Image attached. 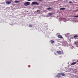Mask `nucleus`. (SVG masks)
Masks as SVG:
<instances>
[{
	"label": "nucleus",
	"instance_id": "nucleus-1",
	"mask_svg": "<svg viewBox=\"0 0 78 78\" xmlns=\"http://www.w3.org/2000/svg\"><path fill=\"white\" fill-rule=\"evenodd\" d=\"M29 5H30V2H26L24 3V5L26 6H28Z\"/></svg>",
	"mask_w": 78,
	"mask_h": 78
},
{
	"label": "nucleus",
	"instance_id": "nucleus-2",
	"mask_svg": "<svg viewBox=\"0 0 78 78\" xmlns=\"http://www.w3.org/2000/svg\"><path fill=\"white\" fill-rule=\"evenodd\" d=\"M32 5H39V3L37 2H34L32 3Z\"/></svg>",
	"mask_w": 78,
	"mask_h": 78
},
{
	"label": "nucleus",
	"instance_id": "nucleus-3",
	"mask_svg": "<svg viewBox=\"0 0 78 78\" xmlns=\"http://www.w3.org/2000/svg\"><path fill=\"white\" fill-rule=\"evenodd\" d=\"M59 74L60 75H62V76H65V75H65V74L62 73H59Z\"/></svg>",
	"mask_w": 78,
	"mask_h": 78
},
{
	"label": "nucleus",
	"instance_id": "nucleus-4",
	"mask_svg": "<svg viewBox=\"0 0 78 78\" xmlns=\"http://www.w3.org/2000/svg\"><path fill=\"white\" fill-rule=\"evenodd\" d=\"M74 44H76V46L78 47V41H76L74 42Z\"/></svg>",
	"mask_w": 78,
	"mask_h": 78
},
{
	"label": "nucleus",
	"instance_id": "nucleus-5",
	"mask_svg": "<svg viewBox=\"0 0 78 78\" xmlns=\"http://www.w3.org/2000/svg\"><path fill=\"white\" fill-rule=\"evenodd\" d=\"M58 38H60V39H62V37L61 35H58Z\"/></svg>",
	"mask_w": 78,
	"mask_h": 78
},
{
	"label": "nucleus",
	"instance_id": "nucleus-6",
	"mask_svg": "<svg viewBox=\"0 0 78 78\" xmlns=\"http://www.w3.org/2000/svg\"><path fill=\"white\" fill-rule=\"evenodd\" d=\"M76 64V62H73L71 64V65L73 66V65H75V64Z\"/></svg>",
	"mask_w": 78,
	"mask_h": 78
},
{
	"label": "nucleus",
	"instance_id": "nucleus-7",
	"mask_svg": "<svg viewBox=\"0 0 78 78\" xmlns=\"http://www.w3.org/2000/svg\"><path fill=\"white\" fill-rule=\"evenodd\" d=\"M76 37H78V35L76 34L74 36V39H76Z\"/></svg>",
	"mask_w": 78,
	"mask_h": 78
},
{
	"label": "nucleus",
	"instance_id": "nucleus-8",
	"mask_svg": "<svg viewBox=\"0 0 78 78\" xmlns=\"http://www.w3.org/2000/svg\"><path fill=\"white\" fill-rule=\"evenodd\" d=\"M11 2H6V3L7 5H9L10 4V3H11Z\"/></svg>",
	"mask_w": 78,
	"mask_h": 78
},
{
	"label": "nucleus",
	"instance_id": "nucleus-9",
	"mask_svg": "<svg viewBox=\"0 0 78 78\" xmlns=\"http://www.w3.org/2000/svg\"><path fill=\"white\" fill-rule=\"evenodd\" d=\"M57 53L58 54H61V51H58L57 52Z\"/></svg>",
	"mask_w": 78,
	"mask_h": 78
},
{
	"label": "nucleus",
	"instance_id": "nucleus-10",
	"mask_svg": "<svg viewBox=\"0 0 78 78\" xmlns=\"http://www.w3.org/2000/svg\"><path fill=\"white\" fill-rule=\"evenodd\" d=\"M57 77H58V78H60L61 77L60 75L59 74V73L58 75H57Z\"/></svg>",
	"mask_w": 78,
	"mask_h": 78
},
{
	"label": "nucleus",
	"instance_id": "nucleus-11",
	"mask_svg": "<svg viewBox=\"0 0 78 78\" xmlns=\"http://www.w3.org/2000/svg\"><path fill=\"white\" fill-rule=\"evenodd\" d=\"M15 3H20V1H15Z\"/></svg>",
	"mask_w": 78,
	"mask_h": 78
},
{
	"label": "nucleus",
	"instance_id": "nucleus-12",
	"mask_svg": "<svg viewBox=\"0 0 78 78\" xmlns=\"http://www.w3.org/2000/svg\"><path fill=\"white\" fill-rule=\"evenodd\" d=\"M65 8H61L60 9V10H64V9H65Z\"/></svg>",
	"mask_w": 78,
	"mask_h": 78
},
{
	"label": "nucleus",
	"instance_id": "nucleus-13",
	"mask_svg": "<svg viewBox=\"0 0 78 78\" xmlns=\"http://www.w3.org/2000/svg\"><path fill=\"white\" fill-rule=\"evenodd\" d=\"M51 44H53L54 43V41H53V40H51Z\"/></svg>",
	"mask_w": 78,
	"mask_h": 78
},
{
	"label": "nucleus",
	"instance_id": "nucleus-14",
	"mask_svg": "<svg viewBox=\"0 0 78 78\" xmlns=\"http://www.w3.org/2000/svg\"><path fill=\"white\" fill-rule=\"evenodd\" d=\"M52 9V8L50 7L47 8V9H48V10H50V9Z\"/></svg>",
	"mask_w": 78,
	"mask_h": 78
},
{
	"label": "nucleus",
	"instance_id": "nucleus-15",
	"mask_svg": "<svg viewBox=\"0 0 78 78\" xmlns=\"http://www.w3.org/2000/svg\"><path fill=\"white\" fill-rule=\"evenodd\" d=\"M48 14L49 16H51L53 14V13H49Z\"/></svg>",
	"mask_w": 78,
	"mask_h": 78
},
{
	"label": "nucleus",
	"instance_id": "nucleus-16",
	"mask_svg": "<svg viewBox=\"0 0 78 78\" xmlns=\"http://www.w3.org/2000/svg\"><path fill=\"white\" fill-rule=\"evenodd\" d=\"M29 27H33V25L31 24H30L29 25Z\"/></svg>",
	"mask_w": 78,
	"mask_h": 78
},
{
	"label": "nucleus",
	"instance_id": "nucleus-17",
	"mask_svg": "<svg viewBox=\"0 0 78 78\" xmlns=\"http://www.w3.org/2000/svg\"><path fill=\"white\" fill-rule=\"evenodd\" d=\"M41 11L40 10H37V12H40Z\"/></svg>",
	"mask_w": 78,
	"mask_h": 78
},
{
	"label": "nucleus",
	"instance_id": "nucleus-18",
	"mask_svg": "<svg viewBox=\"0 0 78 78\" xmlns=\"http://www.w3.org/2000/svg\"><path fill=\"white\" fill-rule=\"evenodd\" d=\"M74 17H78V16H75Z\"/></svg>",
	"mask_w": 78,
	"mask_h": 78
},
{
	"label": "nucleus",
	"instance_id": "nucleus-19",
	"mask_svg": "<svg viewBox=\"0 0 78 78\" xmlns=\"http://www.w3.org/2000/svg\"><path fill=\"white\" fill-rule=\"evenodd\" d=\"M31 0H27V1H28L29 2H30V1H31Z\"/></svg>",
	"mask_w": 78,
	"mask_h": 78
},
{
	"label": "nucleus",
	"instance_id": "nucleus-20",
	"mask_svg": "<svg viewBox=\"0 0 78 78\" xmlns=\"http://www.w3.org/2000/svg\"><path fill=\"white\" fill-rule=\"evenodd\" d=\"M69 3H72V2H69Z\"/></svg>",
	"mask_w": 78,
	"mask_h": 78
},
{
	"label": "nucleus",
	"instance_id": "nucleus-21",
	"mask_svg": "<svg viewBox=\"0 0 78 78\" xmlns=\"http://www.w3.org/2000/svg\"><path fill=\"white\" fill-rule=\"evenodd\" d=\"M57 1H61V0H57Z\"/></svg>",
	"mask_w": 78,
	"mask_h": 78
},
{
	"label": "nucleus",
	"instance_id": "nucleus-22",
	"mask_svg": "<svg viewBox=\"0 0 78 78\" xmlns=\"http://www.w3.org/2000/svg\"><path fill=\"white\" fill-rule=\"evenodd\" d=\"M10 2H12V0H10Z\"/></svg>",
	"mask_w": 78,
	"mask_h": 78
},
{
	"label": "nucleus",
	"instance_id": "nucleus-23",
	"mask_svg": "<svg viewBox=\"0 0 78 78\" xmlns=\"http://www.w3.org/2000/svg\"><path fill=\"white\" fill-rule=\"evenodd\" d=\"M77 62H78V60H77Z\"/></svg>",
	"mask_w": 78,
	"mask_h": 78
},
{
	"label": "nucleus",
	"instance_id": "nucleus-24",
	"mask_svg": "<svg viewBox=\"0 0 78 78\" xmlns=\"http://www.w3.org/2000/svg\"><path fill=\"white\" fill-rule=\"evenodd\" d=\"M40 1H41V0H40Z\"/></svg>",
	"mask_w": 78,
	"mask_h": 78
}]
</instances>
